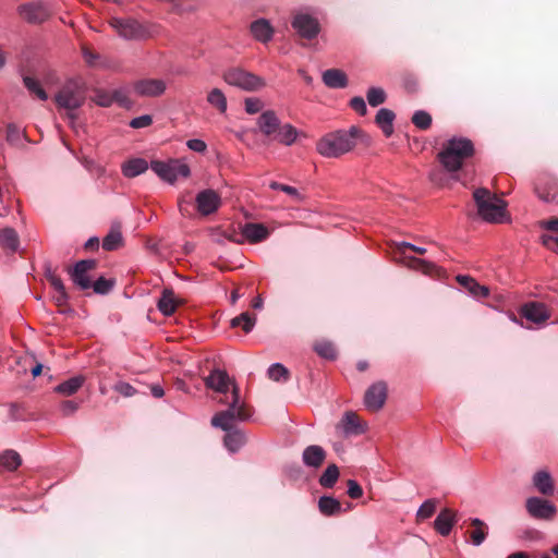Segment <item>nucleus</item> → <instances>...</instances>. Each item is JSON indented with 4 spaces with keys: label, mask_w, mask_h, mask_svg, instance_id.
Listing matches in <instances>:
<instances>
[{
    "label": "nucleus",
    "mask_w": 558,
    "mask_h": 558,
    "mask_svg": "<svg viewBox=\"0 0 558 558\" xmlns=\"http://www.w3.org/2000/svg\"><path fill=\"white\" fill-rule=\"evenodd\" d=\"M474 155V145L466 137H452L442 144L438 161L450 173L458 172Z\"/></svg>",
    "instance_id": "f257e3e1"
},
{
    "label": "nucleus",
    "mask_w": 558,
    "mask_h": 558,
    "mask_svg": "<svg viewBox=\"0 0 558 558\" xmlns=\"http://www.w3.org/2000/svg\"><path fill=\"white\" fill-rule=\"evenodd\" d=\"M360 130L352 126L349 131L339 130L324 135L316 143V150L326 158H338L351 151L356 145Z\"/></svg>",
    "instance_id": "f03ea898"
},
{
    "label": "nucleus",
    "mask_w": 558,
    "mask_h": 558,
    "mask_svg": "<svg viewBox=\"0 0 558 558\" xmlns=\"http://www.w3.org/2000/svg\"><path fill=\"white\" fill-rule=\"evenodd\" d=\"M480 217L487 221L499 223L506 218V203L492 194L487 189L480 187L473 193Z\"/></svg>",
    "instance_id": "7ed1b4c3"
},
{
    "label": "nucleus",
    "mask_w": 558,
    "mask_h": 558,
    "mask_svg": "<svg viewBox=\"0 0 558 558\" xmlns=\"http://www.w3.org/2000/svg\"><path fill=\"white\" fill-rule=\"evenodd\" d=\"M248 416L250 413L246 411L244 403L240 402L239 389L236 386H233L232 401L229 408L216 413L211 418V425L225 432H229L232 429L235 420L245 421Z\"/></svg>",
    "instance_id": "20e7f679"
},
{
    "label": "nucleus",
    "mask_w": 558,
    "mask_h": 558,
    "mask_svg": "<svg viewBox=\"0 0 558 558\" xmlns=\"http://www.w3.org/2000/svg\"><path fill=\"white\" fill-rule=\"evenodd\" d=\"M223 81L245 92H257L266 86V81L241 68H231L223 73Z\"/></svg>",
    "instance_id": "39448f33"
},
{
    "label": "nucleus",
    "mask_w": 558,
    "mask_h": 558,
    "mask_svg": "<svg viewBox=\"0 0 558 558\" xmlns=\"http://www.w3.org/2000/svg\"><path fill=\"white\" fill-rule=\"evenodd\" d=\"M56 104L60 108L69 111L80 108L85 100V93L80 82L75 80L68 81L54 97Z\"/></svg>",
    "instance_id": "423d86ee"
},
{
    "label": "nucleus",
    "mask_w": 558,
    "mask_h": 558,
    "mask_svg": "<svg viewBox=\"0 0 558 558\" xmlns=\"http://www.w3.org/2000/svg\"><path fill=\"white\" fill-rule=\"evenodd\" d=\"M150 168L161 180L170 184H173L179 177L187 178L191 174L189 165L179 159L155 160L150 162Z\"/></svg>",
    "instance_id": "0eeeda50"
},
{
    "label": "nucleus",
    "mask_w": 558,
    "mask_h": 558,
    "mask_svg": "<svg viewBox=\"0 0 558 558\" xmlns=\"http://www.w3.org/2000/svg\"><path fill=\"white\" fill-rule=\"evenodd\" d=\"M110 25L126 40H143L151 36L150 29L133 19L112 17Z\"/></svg>",
    "instance_id": "6e6552de"
},
{
    "label": "nucleus",
    "mask_w": 558,
    "mask_h": 558,
    "mask_svg": "<svg viewBox=\"0 0 558 558\" xmlns=\"http://www.w3.org/2000/svg\"><path fill=\"white\" fill-rule=\"evenodd\" d=\"M366 429V423L362 422L359 415L353 411H345L335 426L336 436L341 439L360 436L364 434Z\"/></svg>",
    "instance_id": "1a4fd4ad"
},
{
    "label": "nucleus",
    "mask_w": 558,
    "mask_h": 558,
    "mask_svg": "<svg viewBox=\"0 0 558 558\" xmlns=\"http://www.w3.org/2000/svg\"><path fill=\"white\" fill-rule=\"evenodd\" d=\"M291 24L296 33L306 39L315 38L320 31L317 19L306 12H298Z\"/></svg>",
    "instance_id": "9d476101"
},
{
    "label": "nucleus",
    "mask_w": 558,
    "mask_h": 558,
    "mask_svg": "<svg viewBox=\"0 0 558 558\" xmlns=\"http://www.w3.org/2000/svg\"><path fill=\"white\" fill-rule=\"evenodd\" d=\"M195 202L198 213L208 216L218 210L221 205V197L216 191L207 189L196 195Z\"/></svg>",
    "instance_id": "9b49d317"
},
{
    "label": "nucleus",
    "mask_w": 558,
    "mask_h": 558,
    "mask_svg": "<svg viewBox=\"0 0 558 558\" xmlns=\"http://www.w3.org/2000/svg\"><path fill=\"white\" fill-rule=\"evenodd\" d=\"M96 267L95 259H83L77 262L70 271L71 279L81 289L87 290L92 287L88 272Z\"/></svg>",
    "instance_id": "f8f14e48"
},
{
    "label": "nucleus",
    "mask_w": 558,
    "mask_h": 558,
    "mask_svg": "<svg viewBox=\"0 0 558 558\" xmlns=\"http://www.w3.org/2000/svg\"><path fill=\"white\" fill-rule=\"evenodd\" d=\"M535 192L541 199L547 203H558V180L544 174L537 179Z\"/></svg>",
    "instance_id": "ddd939ff"
},
{
    "label": "nucleus",
    "mask_w": 558,
    "mask_h": 558,
    "mask_svg": "<svg viewBox=\"0 0 558 558\" xmlns=\"http://www.w3.org/2000/svg\"><path fill=\"white\" fill-rule=\"evenodd\" d=\"M387 399V385L384 381L373 384L365 392L364 404L371 411L380 410Z\"/></svg>",
    "instance_id": "4468645a"
},
{
    "label": "nucleus",
    "mask_w": 558,
    "mask_h": 558,
    "mask_svg": "<svg viewBox=\"0 0 558 558\" xmlns=\"http://www.w3.org/2000/svg\"><path fill=\"white\" fill-rule=\"evenodd\" d=\"M21 17L33 24L43 23L49 16V10L41 2H32L19 7Z\"/></svg>",
    "instance_id": "2eb2a0df"
},
{
    "label": "nucleus",
    "mask_w": 558,
    "mask_h": 558,
    "mask_svg": "<svg viewBox=\"0 0 558 558\" xmlns=\"http://www.w3.org/2000/svg\"><path fill=\"white\" fill-rule=\"evenodd\" d=\"M527 512L537 519H550L556 513L553 504L538 497H531L526 500Z\"/></svg>",
    "instance_id": "dca6fc26"
},
{
    "label": "nucleus",
    "mask_w": 558,
    "mask_h": 558,
    "mask_svg": "<svg viewBox=\"0 0 558 558\" xmlns=\"http://www.w3.org/2000/svg\"><path fill=\"white\" fill-rule=\"evenodd\" d=\"M205 385L207 388L215 390L219 393L229 391L230 386H236L229 377L228 373L222 369H214L206 378Z\"/></svg>",
    "instance_id": "f3484780"
},
{
    "label": "nucleus",
    "mask_w": 558,
    "mask_h": 558,
    "mask_svg": "<svg viewBox=\"0 0 558 558\" xmlns=\"http://www.w3.org/2000/svg\"><path fill=\"white\" fill-rule=\"evenodd\" d=\"M134 90L138 96L157 97L165 93L166 83L162 80H141L134 84Z\"/></svg>",
    "instance_id": "a211bd4d"
},
{
    "label": "nucleus",
    "mask_w": 558,
    "mask_h": 558,
    "mask_svg": "<svg viewBox=\"0 0 558 558\" xmlns=\"http://www.w3.org/2000/svg\"><path fill=\"white\" fill-rule=\"evenodd\" d=\"M521 315L534 324H543L550 317L547 306L538 302L526 303L521 310Z\"/></svg>",
    "instance_id": "6ab92c4d"
},
{
    "label": "nucleus",
    "mask_w": 558,
    "mask_h": 558,
    "mask_svg": "<svg viewBox=\"0 0 558 558\" xmlns=\"http://www.w3.org/2000/svg\"><path fill=\"white\" fill-rule=\"evenodd\" d=\"M250 29L253 37L263 44L269 43L275 34L274 27L266 19H258L252 22Z\"/></svg>",
    "instance_id": "aec40b11"
},
{
    "label": "nucleus",
    "mask_w": 558,
    "mask_h": 558,
    "mask_svg": "<svg viewBox=\"0 0 558 558\" xmlns=\"http://www.w3.org/2000/svg\"><path fill=\"white\" fill-rule=\"evenodd\" d=\"M457 522V514L449 508L442 509L434 521L435 530L441 535L450 534L452 526Z\"/></svg>",
    "instance_id": "412c9836"
},
{
    "label": "nucleus",
    "mask_w": 558,
    "mask_h": 558,
    "mask_svg": "<svg viewBox=\"0 0 558 558\" xmlns=\"http://www.w3.org/2000/svg\"><path fill=\"white\" fill-rule=\"evenodd\" d=\"M257 125L264 135L275 136L277 130L279 129L280 121L275 111L266 110L259 116Z\"/></svg>",
    "instance_id": "4be33fe9"
},
{
    "label": "nucleus",
    "mask_w": 558,
    "mask_h": 558,
    "mask_svg": "<svg viewBox=\"0 0 558 558\" xmlns=\"http://www.w3.org/2000/svg\"><path fill=\"white\" fill-rule=\"evenodd\" d=\"M326 458V451L317 445H311L306 447L302 454L303 463L306 466L317 469L319 468Z\"/></svg>",
    "instance_id": "5701e85b"
},
{
    "label": "nucleus",
    "mask_w": 558,
    "mask_h": 558,
    "mask_svg": "<svg viewBox=\"0 0 558 558\" xmlns=\"http://www.w3.org/2000/svg\"><path fill=\"white\" fill-rule=\"evenodd\" d=\"M458 283L466 289L470 294L477 299H484L488 296L489 290L485 286H481L474 278L466 275L457 276Z\"/></svg>",
    "instance_id": "b1692460"
},
{
    "label": "nucleus",
    "mask_w": 558,
    "mask_h": 558,
    "mask_svg": "<svg viewBox=\"0 0 558 558\" xmlns=\"http://www.w3.org/2000/svg\"><path fill=\"white\" fill-rule=\"evenodd\" d=\"M243 236L251 243L264 241L269 235L268 229L262 223H246L242 229Z\"/></svg>",
    "instance_id": "393cba45"
},
{
    "label": "nucleus",
    "mask_w": 558,
    "mask_h": 558,
    "mask_svg": "<svg viewBox=\"0 0 558 558\" xmlns=\"http://www.w3.org/2000/svg\"><path fill=\"white\" fill-rule=\"evenodd\" d=\"M322 78L324 84L329 88H344L348 85L347 74L338 69L326 70Z\"/></svg>",
    "instance_id": "a878e982"
},
{
    "label": "nucleus",
    "mask_w": 558,
    "mask_h": 558,
    "mask_svg": "<svg viewBox=\"0 0 558 558\" xmlns=\"http://www.w3.org/2000/svg\"><path fill=\"white\" fill-rule=\"evenodd\" d=\"M148 169V162L143 158H132L125 161L122 167V173L125 178H135Z\"/></svg>",
    "instance_id": "bb28decb"
},
{
    "label": "nucleus",
    "mask_w": 558,
    "mask_h": 558,
    "mask_svg": "<svg viewBox=\"0 0 558 558\" xmlns=\"http://www.w3.org/2000/svg\"><path fill=\"white\" fill-rule=\"evenodd\" d=\"M393 120L395 113L387 108L379 109L375 118L376 123L387 137L393 133Z\"/></svg>",
    "instance_id": "cd10ccee"
},
{
    "label": "nucleus",
    "mask_w": 558,
    "mask_h": 558,
    "mask_svg": "<svg viewBox=\"0 0 558 558\" xmlns=\"http://www.w3.org/2000/svg\"><path fill=\"white\" fill-rule=\"evenodd\" d=\"M535 488L543 495H551L554 493V482L551 475L547 471H538L533 476Z\"/></svg>",
    "instance_id": "c85d7f7f"
},
{
    "label": "nucleus",
    "mask_w": 558,
    "mask_h": 558,
    "mask_svg": "<svg viewBox=\"0 0 558 558\" xmlns=\"http://www.w3.org/2000/svg\"><path fill=\"white\" fill-rule=\"evenodd\" d=\"M318 509L326 517L336 515L344 511L340 501L331 496H322L318 500Z\"/></svg>",
    "instance_id": "c756f323"
},
{
    "label": "nucleus",
    "mask_w": 558,
    "mask_h": 558,
    "mask_svg": "<svg viewBox=\"0 0 558 558\" xmlns=\"http://www.w3.org/2000/svg\"><path fill=\"white\" fill-rule=\"evenodd\" d=\"M299 134V131L293 125L286 123L279 125L274 138L286 146H291L296 141Z\"/></svg>",
    "instance_id": "7c9ffc66"
},
{
    "label": "nucleus",
    "mask_w": 558,
    "mask_h": 558,
    "mask_svg": "<svg viewBox=\"0 0 558 558\" xmlns=\"http://www.w3.org/2000/svg\"><path fill=\"white\" fill-rule=\"evenodd\" d=\"M473 530L470 531V539L474 546H480L486 539L488 534V526L481 519L474 518L471 520Z\"/></svg>",
    "instance_id": "2f4dec72"
},
{
    "label": "nucleus",
    "mask_w": 558,
    "mask_h": 558,
    "mask_svg": "<svg viewBox=\"0 0 558 558\" xmlns=\"http://www.w3.org/2000/svg\"><path fill=\"white\" fill-rule=\"evenodd\" d=\"M85 381L84 376H74L54 387V391L62 396H72L78 391Z\"/></svg>",
    "instance_id": "473e14b6"
},
{
    "label": "nucleus",
    "mask_w": 558,
    "mask_h": 558,
    "mask_svg": "<svg viewBox=\"0 0 558 558\" xmlns=\"http://www.w3.org/2000/svg\"><path fill=\"white\" fill-rule=\"evenodd\" d=\"M177 306L178 302L173 291L168 289L163 290L161 298L159 299L157 304L158 310L165 316H170L175 312Z\"/></svg>",
    "instance_id": "72a5a7b5"
},
{
    "label": "nucleus",
    "mask_w": 558,
    "mask_h": 558,
    "mask_svg": "<svg viewBox=\"0 0 558 558\" xmlns=\"http://www.w3.org/2000/svg\"><path fill=\"white\" fill-rule=\"evenodd\" d=\"M245 435L239 429H230L227 432L223 444L230 452H236L245 444Z\"/></svg>",
    "instance_id": "f704fd0d"
},
{
    "label": "nucleus",
    "mask_w": 558,
    "mask_h": 558,
    "mask_svg": "<svg viewBox=\"0 0 558 558\" xmlns=\"http://www.w3.org/2000/svg\"><path fill=\"white\" fill-rule=\"evenodd\" d=\"M122 233L120 225H114L109 233L102 240V248L106 251H114L122 244Z\"/></svg>",
    "instance_id": "c9c22d12"
},
{
    "label": "nucleus",
    "mask_w": 558,
    "mask_h": 558,
    "mask_svg": "<svg viewBox=\"0 0 558 558\" xmlns=\"http://www.w3.org/2000/svg\"><path fill=\"white\" fill-rule=\"evenodd\" d=\"M19 235L12 228H4L0 231V245L10 251H16L19 247Z\"/></svg>",
    "instance_id": "e433bc0d"
},
{
    "label": "nucleus",
    "mask_w": 558,
    "mask_h": 558,
    "mask_svg": "<svg viewBox=\"0 0 558 558\" xmlns=\"http://www.w3.org/2000/svg\"><path fill=\"white\" fill-rule=\"evenodd\" d=\"M256 324V316L252 315L247 312L240 314L239 316L231 319V327L232 328H242L244 332L248 333L252 331Z\"/></svg>",
    "instance_id": "4c0bfd02"
},
{
    "label": "nucleus",
    "mask_w": 558,
    "mask_h": 558,
    "mask_svg": "<svg viewBox=\"0 0 558 558\" xmlns=\"http://www.w3.org/2000/svg\"><path fill=\"white\" fill-rule=\"evenodd\" d=\"M27 141L26 134L24 131L19 129L14 124H9L7 128V142L14 147H22L23 144Z\"/></svg>",
    "instance_id": "58836bf2"
},
{
    "label": "nucleus",
    "mask_w": 558,
    "mask_h": 558,
    "mask_svg": "<svg viewBox=\"0 0 558 558\" xmlns=\"http://www.w3.org/2000/svg\"><path fill=\"white\" fill-rule=\"evenodd\" d=\"M207 101L215 107L220 113H226L228 105L227 98L221 89L214 88L207 95Z\"/></svg>",
    "instance_id": "ea45409f"
},
{
    "label": "nucleus",
    "mask_w": 558,
    "mask_h": 558,
    "mask_svg": "<svg viewBox=\"0 0 558 558\" xmlns=\"http://www.w3.org/2000/svg\"><path fill=\"white\" fill-rule=\"evenodd\" d=\"M408 266L425 275H434L439 270L436 264L416 257L409 258Z\"/></svg>",
    "instance_id": "a19ab883"
},
{
    "label": "nucleus",
    "mask_w": 558,
    "mask_h": 558,
    "mask_svg": "<svg viewBox=\"0 0 558 558\" xmlns=\"http://www.w3.org/2000/svg\"><path fill=\"white\" fill-rule=\"evenodd\" d=\"M21 463V457L16 451L7 450L0 454V465L9 471L16 470Z\"/></svg>",
    "instance_id": "79ce46f5"
},
{
    "label": "nucleus",
    "mask_w": 558,
    "mask_h": 558,
    "mask_svg": "<svg viewBox=\"0 0 558 558\" xmlns=\"http://www.w3.org/2000/svg\"><path fill=\"white\" fill-rule=\"evenodd\" d=\"M23 83H24V86L27 88V90L31 94L38 97L40 100L45 101L48 99V94L43 88L40 82L38 80H36L35 77L26 75L23 77Z\"/></svg>",
    "instance_id": "37998d69"
},
{
    "label": "nucleus",
    "mask_w": 558,
    "mask_h": 558,
    "mask_svg": "<svg viewBox=\"0 0 558 558\" xmlns=\"http://www.w3.org/2000/svg\"><path fill=\"white\" fill-rule=\"evenodd\" d=\"M339 478V469L336 464H330L319 477V484L325 488H331Z\"/></svg>",
    "instance_id": "c03bdc74"
},
{
    "label": "nucleus",
    "mask_w": 558,
    "mask_h": 558,
    "mask_svg": "<svg viewBox=\"0 0 558 558\" xmlns=\"http://www.w3.org/2000/svg\"><path fill=\"white\" fill-rule=\"evenodd\" d=\"M268 377L274 381H287L289 379V371L280 363L271 364L267 371Z\"/></svg>",
    "instance_id": "a18cd8bd"
},
{
    "label": "nucleus",
    "mask_w": 558,
    "mask_h": 558,
    "mask_svg": "<svg viewBox=\"0 0 558 558\" xmlns=\"http://www.w3.org/2000/svg\"><path fill=\"white\" fill-rule=\"evenodd\" d=\"M386 93L381 87H371L366 93L369 106L377 107L386 101Z\"/></svg>",
    "instance_id": "49530a36"
},
{
    "label": "nucleus",
    "mask_w": 558,
    "mask_h": 558,
    "mask_svg": "<svg viewBox=\"0 0 558 558\" xmlns=\"http://www.w3.org/2000/svg\"><path fill=\"white\" fill-rule=\"evenodd\" d=\"M314 350L319 356L327 360H333L337 355L333 344L329 341H319L315 343Z\"/></svg>",
    "instance_id": "de8ad7c7"
},
{
    "label": "nucleus",
    "mask_w": 558,
    "mask_h": 558,
    "mask_svg": "<svg viewBox=\"0 0 558 558\" xmlns=\"http://www.w3.org/2000/svg\"><path fill=\"white\" fill-rule=\"evenodd\" d=\"M437 501L435 499L425 500L416 512V519L423 521L430 518L435 513Z\"/></svg>",
    "instance_id": "09e8293b"
},
{
    "label": "nucleus",
    "mask_w": 558,
    "mask_h": 558,
    "mask_svg": "<svg viewBox=\"0 0 558 558\" xmlns=\"http://www.w3.org/2000/svg\"><path fill=\"white\" fill-rule=\"evenodd\" d=\"M412 123L421 130H426L432 124V117L424 110H417L412 117Z\"/></svg>",
    "instance_id": "8fccbe9b"
},
{
    "label": "nucleus",
    "mask_w": 558,
    "mask_h": 558,
    "mask_svg": "<svg viewBox=\"0 0 558 558\" xmlns=\"http://www.w3.org/2000/svg\"><path fill=\"white\" fill-rule=\"evenodd\" d=\"M269 187L271 190L284 192L286 194L290 195L293 199H295L298 202L302 201V196L299 193V191L291 185H287V184H282V183L272 181V182H270Z\"/></svg>",
    "instance_id": "3c124183"
},
{
    "label": "nucleus",
    "mask_w": 558,
    "mask_h": 558,
    "mask_svg": "<svg viewBox=\"0 0 558 558\" xmlns=\"http://www.w3.org/2000/svg\"><path fill=\"white\" fill-rule=\"evenodd\" d=\"M113 102L119 104L121 107L130 108L132 102L129 98V90L125 87L114 89L112 92Z\"/></svg>",
    "instance_id": "603ef678"
},
{
    "label": "nucleus",
    "mask_w": 558,
    "mask_h": 558,
    "mask_svg": "<svg viewBox=\"0 0 558 558\" xmlns=\"http://www.w3.org/2000/svg\"><path fill=\"white\" fill-rule=\"evenodd\" d=\"M244 107L247 113L255 114L263 109L264 102L257 97H250L244 100Z\"/></svg>",
    "instance_id": "864d4df0"
},
{
    "label": "nucleus",
    "mask_w": 558,
    "mask_h": 558,
    "mask_svg": "<svg viewBox=\"0 0 558 558\" xmlns=\"http://www.w3.org/2000/svg\"><path fill=\"white\" fill-rule=\"evenodd\" d=\"M94 101L100 107H110L113 104L112 93L105 90H97Z\"/></svg>",
    "instance_id": "5fc2aeb1"
},
{
    "label": "nucleus",
    "mask_w": 558,
    "mask_h": 558,
    "mask_svg": "<svg viewBox=\"0 0 558 558\" xmlns=\"http://www.w3.org/2000/svg\"><path fill=\"white\" fill-rule=\"evenodd\" d=\"M92 287L96 293L106 294L112 289L113 281L100 277L92 284Z\"/></svg>",
    "instance_id": "6e6d98bb"
},
{
    "label": "nucleus",
    "mask_w": 558,
    "mask_h": 558,
    "mask_svg": "<svg viewBox=\"0 0 558 558\" xmlns=\"http://www.w3.org/2000/svg\"><path fill=\"white\" fill-rule=\"evenodd\" d=\"M46 279L50 283V286L52 287L54 292H57V291L62 292V290H65V287H64L61 278L59 276H57L54 274V271H52L50 268H48L46 270Z\"/></svg>",
    "instance_id": "4d7b16f0"
},
{
    "label": "nucleus",
    "mask_w": 558,
    "mask_h": 558,
    "mask_svg": "<svg viewBox=\"0 0 558 558\" xmlns=\"http://www.w3.org/2000/svg\"><path fill=\"white\" fill-rule=\"evenodd\" d=\"M350 107L360 116H365L367 113L366 102L363 97H353L350 100Z\"/></svg>",
    "instance_id": "13d9d810"
},
{
    "label": "nucleus",
    "mask_w": 558,
    "mask_h": 558,
    "mask_svg": "<svg viewBox=\"0 0 558 558\" xmlns=\"http://www.w3.org/2000/svg\"><path fill=\"white\" fill-rule=\"evenodd\" d=\"M153 123V118L149 114H143L131 120L130 126L133 129L147 128Z\"/></svg>",
    "instance_id": "bf43d9fd"
},
{
    "label": "nucleus",
    "mask_w": 558,
    "mask_h": 558,
    "mask_svg": "<svg viewBox=\"0 0 558 558\" xmlns=\"http://www.w3.org/2000/svg\"><path fill=\"white\" fill-rule=\"evenodd\" d=\"M114 391L122 395L123 397H132L135 395V388L125 381H119L113 387Z\"/></svg>",
    "instance_id": "052dcab7"
},
{
    "label": "nucleus",
    "mask_w": 558,
    "mask_h": 558,
    "mask_svg": "<svg viewBox=\"0 0 558 558\" xmlns=\"http://www.w3.org/2000/svg\"><path fill=\"white\" fill-rule=\"evenodd\" d=\"M348 495L352 498V499H357V498H361L363 496V488L361 487V485L354 481V480H349L348 483Z\"/></svg>",
    "instance_id": "680f3d73"
},
{
    "label": "nucleus",
    "mask_w": 558,
    "mask_h": 558,
    "mask_svg": "<svg viewBox=\"0 0 558 558\" xmlns=\"http://www.w3.org/2000/svg\"><path fill=\"white\" fill-rule=\"evenodd\" d=\"M186 146L191 150L201 153V154L205 153L207 149V144L203 140H198V138L189 140L186 142Z\"/></svg>",
    "instance_id": "e2e57ef3"
},
{
    "label": "nucleus",
    "mask_w": 558,
    "mask_h": 558,
    "mask_svg": "<svg viewBox=\"0 0 558 558\" xmlns=\"http://www.w3.org/2000/svg\"><path fill=\"white\" fill-rule=\"evenodd\" d=\"M60 409L64 416H69L77 411L78 403L73 400H66L61 403Z\"/></svg>",
    "instance_id": "0e129e2a"
},
{
    "label": "nucleus",
    "mask_w": 558,
    "mask_h": 558,
    "mask_svg": "<svg viewBox=\"0 0 558 558\" xmlns=\"http://www.w3.org/2000/svg\"><path fill=\"white\" fill-rule=\"evenodd\" d=\"M82 54H83V58L85 60V62L88 64V65H95L96 62L98 61L99 59V56L98 53L96 52H93L89 48L87 47H83L82 48Z\"/></svg>",
    "instance_id": "69168bd1"
},
{
    "label": "nucleus",
    "mask_w": 558,
    "mask_h": 558,
    "mask_svg": "<svg viewBox=\"0 0 558 558\" xmlns=\"http://www.w3.org/2000/svg\"><path fill=\"white\" fill-rule=\"evenodd\" d=\"M543 243L549 248L558 250V235H544Z\"/></svg>",
    "instance_id": "338daca9"
},
{
    "label": "nucleus",
    "mask_w": 558,
    "mask_h": 558,
    "mask_svg": "<svg viewBox=\"0 0 558 558\" xmlns=\"http://www.w3.org/2000/svg\"><path fill=\"white\" fill-rule=\"evenodd\" d=\"M53 300L56 301V303L59 305V306H62V305H65L68 300H69V296H68V293L65 290H62L61 291H57L53 293Z\"/></svg>",
    "instance_id": "774afa93"
}]
</instances>
